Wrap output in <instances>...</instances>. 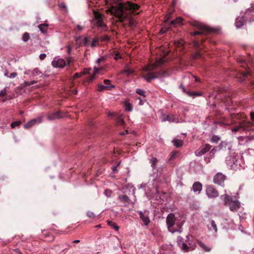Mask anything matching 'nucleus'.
I'll return each instance as SVG.
<instances>
[{
	"label": "nucleus",
	"mask_w": 254,
	"mask_h": 254,
	"mask_svg": "<svg viewBox=\"0 0 254 254\" xmlns=\"http://www.w3.org/2000/svg\"><path fill=\"white\" fill-rule=\"evenodd\" d=\"M122 0H105L106 4L108 6L107 11L117 17L119 21L124 23L125 25L129 26H134L135 22L132 17V14L136 13L138 9L136 4L127 1L121 2Z\"/></svg>",
	"instance_id": "1"
},
{
	"label": "nucleus",
	"mask_w": 254,
	"mask_h": 254,
	"mask_svg": "<svg viewBox=\"0 0 254 254\" xmlns=\"http://www.w3.org/2000/svg\"><path fill=\"white\" fill-rule=\"evenodd\" d=\"M165 61L163 59H159L156 61V63L151 65L145 66L143 70L148 73L146 75H143L142 77L147 82H150L152 79L158 78V76L152 75L150 73L154 68L159 67L164 63Z\"/></svg>",
	"instance_id": "2"
},
{
	"label": "nucleus",
	"mask_w": 254,
	"mask_h": 254,
	"mask_svg": "<svg viewBox=\"0 0 254 254\" xmlns=\"http://www.w3.org/2000/svg\"><path fill=\"white\" fill-rule=\"evenodd\" d=\"M94 18L92 20L94 25H96L98 28L102 30H106V25L103 22V18L101 14L100 13L94 12Z\"/></svg>",
	"instance_id": "3"
},
{
	"label": "nucleus",
	"mask_w": 254,
	"mask_h": 254,
	"mask_svg": "<svg viewBox=\"0 0 254 254\" xmlns=\"http://www.w3.org/2000/svg\"><path fill=\"white\" fill-rule=\"evenodd\" d=\"M226 163L232 170H237L239 169L240 163L235 155H230L226 158Z\"/></svg>",
	"instance_id": "4"
},
{
	"label": "nucleus",
	"mask_w": 254,
	"mask_h": 254,
	"mask_svg": "<svg viewBox=\"0 0 254 254\" xmlns=\"http://www.w3.org/2000/svg\"><path fill=\"white\" fill-rule=\"evenodd\" d=\"M175 221L176 218L174 214L173 213L169 214L166 219V223L169 231L172 233L178 231L177 230L173 227L175 225Z\"/></svg>",
	"instance_id": "5"
},
{
	"label": "nucleus",
	"mask_w": 254,
	"mask_h": 254,
	"mask_svg": "<svg viewBox=\"0 0 254 254\" xmlns=\"http://www.w3.org/2000/svg\"><path fill=\"white\" fill-rule=\"evenodd\" d=\"M206 194L209 198H214L219 195L217 190L212 185L206 186Z\"/></svg>",
	"instance_id": "6"
},
{
	"label": "nucleus",
	"mask_w": 254,
	"mask_h": 254,
	"mask_svg": "<svg viewBox=\"0 0 254 254\" xmlns=\"http://www.w3.org/2000/svg\"><path fill=\"white\" fill-rule=\"evenodd\" d=\"M177 243L179 247L184 252H187L190 250H193L194 248H191V245L190 243H189L190 246H188L186 243H185L184 239L181 237H178L177 238Z\"/></svg>",
	"instance_id": "7"
},
{
	"label": "nucleus",
	"mask_w": 254,
	"mask_h": 254,
	"mask_svg": "<svg viewBox=\"0 0 254 254\" xmlns=\"http://www.w3.org/2000/svg\"><path fill=\"white\" fill-rule=\"evenodd\" d=\"M138 213L139 215L140 219L143 222L144 224L147 226L150 222L149 218V212L147 210H145L143 212L142 211H138Z\"/></svg>",
	"instance_id": "8"
},
{
	"label": "nucleus",
	"mask_w": 254,
	"mask_h": 254,
	"mask_svg": "<svg viewBox=\"0 0 254 254\" xmlns=\"http://www.w3.org/2000/svg\"><path fill=\"white\" fill-rule=\"evenodd\" d=\"M226 179V176L221 173H217L213 178V182L218 185H222Z\"/></svg>",
	"instance_id": "9"
},
{
	"label": "nucleus",
	"mask_w": 254,
	"mask_h": 254,
	"mask_svg": "<svg viewBox=\"0 0 254 254\" xmlns=\"http://www.w3.org/2000/svg\"><path fill=\"white\" fill-rule=\"evenodd\" d=\"M52 64L55 67H64L66 65L65 61L63 59H54Z\"/></svg>",
	"instance_id": "10"
},
{
	"label": "nucleus",
	"mask_w": 254,
	"mask_h": 254,
	"mask_svg": "<svg viewBox=\"0 0 254 254\" xmlns=\"http://www.w3.org/2000/svg\"><path fill=\"white\" fill-rule=\"evenodd\" d=\"M211 149V146L209 144H205V145L202 146L199 149L196 151L195 153L196 155H202Z\"/></svg>",
	"instance_id": "11"
},
{
	"label": "nucleus",
	"mask_w": 254,
	"mask_h": 254,
	"mask_svg": "<svg viewBox=\"0 0 254 254\" xmlns=\"http://www.w3.org/2000/svg\"><path fill=\"white\" fill-rule=\"evenodd\" d=\"M42 122V118L40 117L38 119H33L26 124H25L24 126V127L25 128H29L32 126H33L34 125H35L36 123H40Z\"/></svg>",
	"instance_id": "12"
},
{
	"label": "nucleus",
	"mask_w": 254,
	"mask_h": 254,
	"mask_svg": "<svg viewBox=\"0 0 254 254\" xmlns=\"http://www.w3.org/2000/svg\"><path fill=\"white\" fill-rule=\"evenodd\" d=\"M245 15L247 18H250L249 20L250 21H254V8L253 6L246 10Z\"/></svg>",
	"instance_id": "13"
},
{
	"label": "nucleus",
	"mask_w": 254,
	"mask_h": 254,
	"mask_svg": "<svg viewBox=\"0 0 254 254\" xmlns=\"http://www.w3.org/2000/svg\"><path fill=\"white\" fill-rule=\"evenodd\" d=\"M162 122L168 121L172 123H178L179 120L174 115H167L165 118L161 119Z\"/></svg>",
	"instance_id": "14"
},
{
	"label": "nucleus",
	"mask_w": 254,
	"mask_h": 254,
	"mask_svg": "<svg viewBox=\"0 0 254 254\" xmlns=\"http://www.w3.org/2000/svg\"><path fill=\"white\" fill-rule=\"evenodd\" d=\"M229 205L232 211H237L240 207V202L238 200H233Z\"/></svg>",
	"instance_id": "15"
},
{
	"label": "nucleus",
	"mask_w": 254,
	"mask_h": 254,
	"mask_svg": "<svg viewBox=\"0 0 254 254\" xmlns=\"http://www.w3.org/2000/svg\"><path fill=\"white\" fill-rule=\"evenodd\" d=\"M220 198L223 201L224 205L229 204L233 201L232 198L227 194L222 195Z\"/></svg>",
	"instance_id": "16"
},
{
	"label": "nucleus",
	"mask_w": 254,
	"mask_h": 254,
	"mask_svg": "<svg viewBox=\"0 0 254 254\" xmlns=\"http://www.w3.org/2000/svg\"><path fill=\"white\" fill-rule=\"evenodd\" d=\"M202 184L198 182H195L192 186V190L193 191L195 192H198V193L200 192L202 190Z\"/></svg>",
	"instance_id": "17"
},
{
	"label": "nucleus",
	"mask_w": 254,
	"mask_h": 254,
	"mask_svg": "<svg viewBox=\"0 0 254 254\" xmlns=\"http://www.w3.org/2000/svg\"><path fill=\"white\" fill-rule=\"evenodd\" d=\"M245 21L243 16L237 18L235 22V26L237 28H240L243 26Z\"/></svg>",
	"instance_id": "18"
},
{
	"label": "nucleus",
	"mask_w": 254,
	"mask_h": 254,
	"mask_svg": "<svg viewBox=\"0 0 254 254\" xmlns=\"http://www.w3.org/2000/svg\"><path fill=\"white\" fill-rule=\"evenodd\" d=\"M209 223L207 225L208 229L209 230H211V228L214 231V232L216 233L217 232V227L215 221L213 220H209Z\"/></svg>",
	"instance_id": "19"
},
{
	"label": "nucleus",
	"mask_w": 254,
	"mask_h": 254,
	"mask_svg": "<svg viewBox=\"0 0 254 254\" xmlns=\"http://www.w3.org/2000/svg\"><path fill=\"white\" fill-rule=\"evenodd\" d=\"M247 129L244 123H241L238 126L235 127L232 129L233 132H237L242 130H245Z\"/></svg>",
	"instance_id": "20"
},
{
	"label": "nucleus",
	"mask_w": 254,
	"mask_h": 254,
	"mask_svg": "<svg viewBox=\"0 0 254 254\" xmlns=\"http://www.w3.org/2000/svg\"><path fill=\"white\" fill-rule=\"evenodd\" d=\"M196 26L203 32H207L212 31L211 28L207 25L200 23H197Z\"/></svg>",
	"instance_id": "21"
},
{
	"label": "nucleus",
	"mask_w": 254,
	"mask_h": 254,
	"mask_svg": "<svg viewBox=\"0 0 254 254\" xmlns=\"http://www.w3.org/2000/svg\"><path fill=\"white\" fill-rule=\"evenodd\" d=\"M214 148L211 150L210 152L205 157V160L207 163H209L211 159L213 158L215 156Z\"/></svg>",
	"instance_id": "22"
},
{
	"label": "nucleus",
	"mask_w": 254,
	"mask_h": 254,
	"mask_svg": "<svg viewBox=\"0 0 254 254\" xmlns=\"http://www.w3.org/2000/svg\"><path fill=\"white\" fill-rule=\"evenodd\" d=\"M103 69L102 67H95L94 68L93 74L90 76L88 80V81H91L95 78V75L98 74L99 73V71L102 70Z\"/></svg>",
	"instance_id": "23"
},
{
	"label": "nucleus",
	"mask_w": 254,
	"mask_h": 254,
	"mask_svg": "<svg viewBox=\"0 0 254 254\" xmlns=\"http://www.w3.org/2000/svg\"><path fill=\"white\" fill-rule=\"evenodd\" d=\"M172 142L173 143V145L176 147H180L182 146L183 144V141L182 140L176 138H174Z\"/></svg>",
	"instance_id": "24"
},
{
	"label": "nucleus",
	"mask_w": 254,
	"mask_h": 254,
	"mask_svg": "<svg viewBox=\"0 0 254 254\" xmlns=\"http://www.w3.org/2000/svg\"><path fill=\"white\" fill-rule=\"evenodd\" d=\"M109 87H115V86L114 85H111V86H108V85H103L102 84H99L98 85V91L101 92L105 89H108L109 88Z\"/></svg>",
	"instance_id": "25"
},
{
	"label": "nucleus",
	"mask_w": 254,
	"mask_h": 254,
	"mask_svg": "<svg viewBox=\"0 0 254 254\" xmlns=\"http://www.w3.org/2000/svg\"><path fill=\"white\" fill-rule=\"evenodd\" d=\"M182 22V18L180 17H177L175 20H173L171 22V25L176 26L177 25H180Z\"/></svg>",
	"instance_id": "26"
},
{
	"label": "nucleus",
	"mask_w": 254,
	"mask_h": 254,
	"mask_svg": "<svg viewBox=\"0 0 254 254\" xmlns=\"http://www.w3.org/2000/svg\"><path fill=\"white\" fill-rule=\"evenodd\" d=\"M119 198L124 203H125L126 205H127L129 203V199L127 196L126 195H123L120 196Z\"/></svg>",
	"instance_id": "27"
},
{
	"label": "nucleus",
	"mask_w": 254,
	"mask_h": 254,
	"mask_svg": "<svg viewBox=\"0 0 254 254\" xmlns=\"http://www.w3.org/2000/svg\"><path fill=\"white\" fill-rule=\"evenodd\" d=\"M60 117H61V116L60 115V112H56V113H54L52 114L49 115L48 118L49 120H55V119L59 118Z\"/></svg>",
	"instance_id": "28"
},
{
	"label": "nucleus",
	"mask_w": 254,
	"mask_h": 254,
	"mask_svg": "<svg viewBox=\"0 0 254 254\" xmlns=\"http://www.w3.org/2000/svg\"><path fill=\"white\" fill-rule=\"evenodd\" d=\"M198 245L202 248L203 250H204L206 252H209L211 250V249L209 248L208 246H206L204 243L202 242L198 241L197 242Z\"/></svg>",
	"instance_id": "29"
},
{
	"label": "nucleus",
	"mask_w": 254,
	"mask_h": 254,
	"mask_svg": "<svg viewBox=\"0 0 254 254\" xmlns=\"http://www.w3.org/2000/svg\"><path fill=\"white\" fill-rule=\"evenodd\" d=\"M47 27L48 25L46 24H42L38 26L40 30L43 33H45L47 32Z\"/></svg>",
	"instance_id": "30"
},
{
	"label": "nucleus",
	"mask_w": 254,
	"mask_h": 254,
	"mask_svg": "<svg viewBox=\"0 0 254 254\" xmlns=\"http://www.w3.org/2000/svg\"><path fill=\"white\" fill-rule=\"evenodd\" d=\"M108 224L112 228L115 229L116 231H118L119 229V227L117 226L115 223L112 222V221H108Z\"/></svg>",
	"instance_id": "31"
},
{
	"label": "nucleus",
	"mask_w": 254,
	"mask_h": 254,
	"mask_svg": "<svg viewBox=\"0 0 254 254\" xmlns=\"http://www.w3.org/2000/svg\"><path fill=\"white\" fill-rule=\"evenodd\" d=\"M151 163V166L153 168V169H154L156 168V164L158 162V160L156 158L153 157L150 160Z\"/></svg>",
	"instance_id": "32"
},
{
	"label": "nucleus",
	"mask_w": 254,
	"mask_h": 254,
	"mask_svg": "<svg viewBox=\"0 0 254 254\" xmlns=\"http://www.w3.org/2000/svg\"><path fill=\"white\" fill-rule=\"evenodd\" d=\"M156 74V76H158V77L159 76L164 77L168 75V73L167 72L163 70L157 72Z\"/></svg>",
	"instance_id": "33"
},
{
	"label": "nucleus",
	"mask_w": 254,
	"mask_h": 254,
	"mask_svg": "<svg viewBox=\"0 0 254 254\" xmlns=\"http://www.w3.org/2000/svg\"><path fill=\"white\" fill-rule=\"evenodd\" d=\"M133 71L132 69H130L127 67H126V69L122 71V73H126L127 75L132 74L133 73Z\"/></svg>",
	"instance_id": "34"
},
{
	"label": "nucleus",
	"mask_w": 254,
	"mask_h": 254,
	"mask_svg": "<svg viewBox=\"0 0 254 254\" xmlns=\"http://www.w3.org/2000/svg\"><path fill=\"white\" fill-rule=\"evenodd\" d=\"M30 38V36L28 33L25 32L23 36L22 40L24 42H27Z\"/></svg>",
	"instance_id": "35"
},
{
	"label": "nucleus",
	"mask_w": 254,
	"mask_h": 254,
	"mask_svg": "<svg viewBox=\"0 0 254 254\" xmlns=\"http://www.w3.org/2000/svg\"><path fill=\"white\" fill-rule=\"evenodd\" d=\"M136 92L137 94L143 96L144 98L145 97V91L141 89H137Z\"/></svg>",
	"instance_id": "36"
},
{
	"label": "nucleus",
	"mask_w": 254,
	"mask_h": 254,
	"mask_svg": "<svg viewBox=\"0 0 254 254\" xmlns=\"http://www.w3.org/2000/svg\"><path fill=\"white\" fill-rule=\"evenodd\" d=\"M98 41H99V40H98V39L97 38H94L93 40V41H92V43L91 44V46L92 47H96L98 45Z\"/></svg>",
	"instance_id": "37"
},
{
	"label": "nucleus",
	"mask_w": 254,
	"mask_h": 254,
	"mask_svg": "<svg viewBox=\"0 0 254 254\" xmlns=\"http://www.w3.org/2000/svg\"><path fill=\"white\" fill-rule=\"evenodd\" d=\"M125 109L127 111L130 112L132 110V106L129 103H127L125 105Z\"/></svg>",
	"instance_id": "38"
},
{
	"label": "nucleus",
	"mask_w": 254,
	"mask_h": 254,
	"mask_svg": "<svg viewBox=\"0 0 254 254\" xmlns=\"http://www.w3.org/2000/svg\"><path fill=\"white\" fill-rule=\"evenodd\" d=\"M104 194L108 197L111 196L112 191L110 190H106L104 191Z\"/></svg>",
	"instance_id": "39"
},
{
	"label": "nucleus",
	"mask_w": 254,
	"mask_h": 254,
	"mask_svg": "<svg viewBox=\"0 0 254 254\" xmlns=\"http://www.w3.org/2000/svg\"><path fill=\"white\" fill-rule=\"evenodd\" d=\"M41 73V72L38 68H35L32 71V74L33 76L39 75Z\"/></svg>",
	"instance_id": "40"
},
{
	"label": "nucleus",
	"mask_w": 254,
	"mask_h": 254,
	"mask_svg": "<svg viewBox=\"0 0 254 254\" xmlns=\"http://www.w3.org/2000/svg\"><path fill=\"white\" fill-rule=\"evenodd\" d=\"M178 152L177 151H172L170 154V160H173L175 158V156L177 154Z\"/></svg>",
	"instance_id": "41"
},
{
	"label": "nucleus",
	"mask_w": 254,
	"mask_h": 254,
	"mask_svg": "<svg viewBox=\"0 0 254 254\" xmlns=\"http://www.w3.org/2000/svg\"><path fill=\"white\" fill-rule=\"evenodd\" d=\"M117 123L119 125H124V120H123V117L122 116H120L119 118H118V120L117 121Z\"/></svg>",
	"instance_id": "42"
},
{
	"label": "nucleus",
	"mask_w": 254,
	"mask_h": 254,
	"mask_svg": "<svg viewBox=\"0 0 254 254\" xmlns=\"http://www.w3.org/2000/svg\"><path fill=\"white\" fill-rule=\"evenodd\" d=\"M21 124L20 121H15L11 124V127L14 128L15 127L19 126Z\"/></svg>",
	"instance_id": "43"
},
{
	"label": "nucleus",
	"mask_w": 254,
	"mask_h": 254,
	"mask_svg": "<svg viewBox=\"0 0 254 254\" xmlns=\"http://www.w3.org/2000/svg\"><path fill=\"white\" fill-rule=\"evenodd\" d=\"M110 39V37L108 35H104L101 38V40L103 41H109Z\"/></svg>",
	"instance_id": "44"
},
{
	"label": "nucleus",
	"mask_w": 254,
	"mask_h": 254,
	"mask_svg": "<svg viewBox=\"0 0 254 254\" xmlns=\"http://www.w3.org/2000/svg\"><path fill=\"white\" fill-rule=\"evenodd\" d=\"M220 140V138L217 136H213L211 140L213 142H217Z\"/></svg>",
	"instance_id": "45"
},
{
	"label": "nucleus",
	"mask_w": 254,
	"mask_h": 254,
	"mask_svg": "<svg viewBox=\"0 0 254 254\" xmlns=\"http://www.w3.org/2000/svg\"><path fill=\"white\" fill-rule=\"evenodd\" d=\"M169 28L165 27H163V28L161 29V30H160V33L161 34H164V33H166V31L168 30V29Z\"/></svg>",
	"instance_id": "46"
},
{
	"label": "nucleus",
	"mask_w": 254,
	"mask_h": 254,
	"mask_svg": "<svg viewBox=\"0 0 254 254\" xmlns=\"http://www.w3.org/2000/svg\"><path fill=\"white\" fill-rule=\"evenodd\" d=\"M6 88H4L3 90H2L0 92V96H4L6 95Z\"/></svg>",
	"instance_id": "47"
},
{
	"label": "nucleus",
	"mask_w": 254,
	"mask_h": 254,
	"mask_svg": "<svg viewBox=\"0 0 254 254\" xmlns=\"http://www.w3.org/2000/svg\"><path fill=\"white\" fill-rule=\"evenodd\" d=\"M138 99L139 100V105H142L145 101V99L144 98L142 99L141 97H138Z\"/></svg>",
	"instance_id": "48"
},
{
	"label": "nucleus",
	"mask_w": 254,
	"mask_h": 254,
	"mask_svg": "<svg viewBox=\"0 0 254 254\" xmlns=\"http://www.w3.org/2000/svg\"><path fill=\"white\" fill-rule=\"evenodd\" d=\"M17 73L16 72H12L10 73V74L8 76V78H14L17 76Z\"/></svg>",
	"instance_id": "49"
},
{
	"label": "nucleus",
	"mask_w": 254,
	"mask_h": 254,
	"mask_svg": "<svg viewBox=\"0 0 254 254\" xmlns=\"http://www.w3.org/2000/svg\"><path fill=\"white\" fill-rule=\"evenodd\" d=\"M46 57V55L45 54H41L39 56V58L41 60H43Z\"/></svg>",
	"instance_id": "50"
},
{
	"label": "nucleus",
	"mask_w": 254,
	"mask_h": 254,
	"mask_svg": "<svg viewBox=\"0 0 254 254\" xmlns=\"http://www.w3.org/2000/svg\"><path fill=\"white\" fill-rule=\"evenodd\" d=\"M121 58V56L120 55V54L119 53L116 54V55L114 57V59L115 60H118Z\"/></svg>",
	"instance_id": "51"
},
{
	"label": "nucleus",
	"mask_w": 254,
	"mask_h": 254,
	"mask_svg": "<svg viewBox=\"0 0 254 254\" xmlns=\"http://www.w3.org/2000/svg\"><path fill=\"white\" fill-rule=\"evenodd\" d=\"M87 216L89 217H94L95 215L92 212H88Z\"/></svg>",
	"instance_id": "52"
},
{
	"label": "nucleus",
	"mask_w": 254,
	"mask_h": 254,
	"mask_svg": "<svg viewBox=\"0 0 254 254\" xmlns=\"http://www.w3.org/2000/svg\"><path fill=\"white\" fill-rule=\"evenodd\" d=\"M189 95H190V96H192L193 97L195 96L200 95V94L199 93H196V92L190 93H189Z\"/></svg>",
	"instance_id": "53"
},
{
	"label": "nucleus",
	"mask_w": 254,
	"mask_h": 254,
	"mask_svg": "<svg viewBox=\"0 0 254 254\" xmlns=\"http://www.w3.org/2000/svg\"><path fill=\"white\" fill-rule=\"evenodd\" d=\"M251 120L254 122V113L252 112L250 114Z\"/></svg>",
	"instance_id": "54"
},
{
	"label": "nucleus",
	"mask_w": 254,
	"mask_h": 254,
	"mask_svg": "<svg viewBox=\"0 0 254 254\" xmlns=\"http://www.w3.org/2000/svg\"><path fill=\"white\" fill-rule=\"evenodd\" d=\"M37 82L36 81H31V82H27L26 83V84L27 85H32L33 84H35Z\"/></svg>",
	"instance_id": "55"
},
{
	"label": "nucleus",
	"mask_w": 254,
	"mask_h": 254,
	"mask_svg": "<svg viewBox=\"0 0 254 254\" xmlns=\"http://www.w3.org/2000/svg\"><path fill=\"white\" fill-rule=\"evenodd\" d=\"M104 82L105 83V84L108 85L111 82V81L109 79H105L104 80Z\"/></svg>",
	"instance_id": "56"
},
{
	"label": "nucleus",
	"mask_w": 254,
	"mask_h": 254,
	"mask_svg": "<svg viewBox=\"0 0 254 254\" xmlns=\"http://www.w3.org/2000/svg\"><path fill=\"white\" fill-rule=\"evenodd\" d=\"M104 60V59L103 58H102V57L100 58H99L97 60L96 63H98V64H99L100 61H103Z\"/></svg>",
	"instance_id": "57"
},
{
	"label": "nucleus",
	"mask_w": 254,
	"mask_h": 254,
	"mask_svg": "<svg viewBox=\"0 0 254 254\" xmlns=\"http://www.w3.org/2000/svg\"><path fill=\"white\" fill-rule=\"evenodd\" d=\"M77 28L79 31H82L83 29V27L79 25L77 26Z\"/></svg>",
	"instance_id": "58"
},
{
	"label": "nucleus",
	"mask_w": 254,
	"mask_h": 254,
	"mask_svg": "<svg viewBox=\"0 0 254 254\" xmlns=\"http://www.w3.org/2000/svg\"><path fill=\"white\" fill-rule=\"evenodd\" d=\"M82 73H76L74 75V77L75 78V77H79L81 75Z\"/></svg>",
	"instance_id": "59"
},
{
	"label": "nucleus",
	"mask_w": 254,
	"mask_h": 254,
	"mask_svg": "<svg viewBox=\"0 0 254 254\" xmlns=\"http://www.w3.org/2000/svg\"><path fill=\"white\" fill-rule=\"evenodd\" d=\"M60 7L65 8L66 11H67V10L66 6H65V5L64 3H61L60 4Z\"/></svg>",
	"instance_id": "60"
},
{
	"label": "nucleus",
	"mask_w": 254,
	"mask_h": 254,
	"mask_svg": "<svg viewBox=\"0 0 254 254\" xmlns=\"http://www.w3.org/2000/svg\"><path fill=\"white\" fill-rule=\"evenodd\" d=\"M200 34H201V32L196 31V32H193L192 35L195 36V35H197Z\"/></svg>",
	"instance_id": "61"
},
{
	"label": "nucleus",
	"mask_w": 254,
	"mask_h": 254,
	"mask_svg": "<svg viewBox=\"0 0 254 254\" xmlns=\"http://www.w3.org/2000/svg\"><path fill=\"white\" fill-rule=\"evenodd\" d=\"M107 115L108 116H114V113L111 112H108Z\"/></svg>",
	"instance_id": "62"
},
{
	"label": "nucleus",
	"mask_w": 254,
	"mask_h": 254,
	"mask_svg": "<svg viewBox=\"0 0 254 254\" xmlns=\"http://www.w3.org/2000/svg\"><path fill=\"white\" fill-rule=\"evenodd\" d=\"M117 166L113 167V168H112L113 171L114 172L117 171Z\"/></svg>",
	"instance_id": "63"
},
{
	"label": "nucleus",
	"mask_w": 254,
	"mask_h": 254,
	"mask_svg": "<svg viewBox=\"0 0 254 254\" xmlns=\"http://www.w3.org/2000/svg\"><path fill=\"white\" fill-rule=\"evenodd\" d=\"M90 71H91V69H88L86 70L85 73H89L90 74V73H91Z\"/></svg>",
	"instance_id": "64"
}]
</instances>
